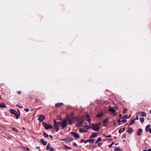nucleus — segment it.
Listing matches in <instances>:
<instances>
[{"instance_id":"f257e3e1","label":"nucleus","mask_w":151,"mask_h":151,"mask_svg":"<svg viewBox=\"0 0 151 151\" xmlns=\"http://www.w3.org/2000/svg\"><path fill=\"white\" fill-rule=\"evenodd\" d=\"M42 125L46 129H52L53 128V126L50 124H47L45 122L42 123Z\"/></svg>"},{"instance_id":"f03ea898","label":"nucleus","mask_w":151,"mask_h":151,"mask_svg":"<svg viewBox=\"0 0 151 151\" xmlns=\"http://www.w3.org/2000/svg\"><path fill=\"white\" fill-rule=\"evenodd\" d=\"M10 112L12 114L16 116V119H17L19 118V114L15 110L11 109H10Z\"/></svg>"},{"instance_id":"7ed1b4c3","label":"nucleus","mask_w":151,"mask_h":151,"mask_svg":"<svg viewBox=\"0 0 151 151\" xmlns=\"http://www.w3.org/2000/svg\"><path fill=\"white\" fill-rule=\"evenodd\" d=\"M101 125V124L98 123L96 125L94 126L93 128V129L94 131H98L100 129V126Z\"/></svg>"},{"instance_id":"20e7f679","label":"nucleus","mask_w":151,"mask_h":151,"mask_svg":"<svg viewBox=\"0 0 151 151\" xmlns=\"http://www.w3.org/2000/svg\"><path fill=\"white\" fill-rule=\"evenodd\" d=\"M68 124V119H64L62 121V123H61V125H62V129H63L64 128L67 126Z\"/></svg>"},{"instance_id":"39448f33","label":"nucleus","mask_w":151,"mask_h":151,"mask_svg":"<svg viewBox=\"0 0 151 151\" xmlns=\"http://www.w3.org/2000/svg\"><path fill=\"white\" fill-rule=\"evenodd\" d=\"M37 120L40 122H42L45 118V116L42 115H40L38 116Z\"/></svg>"},{"instance_id":"423d86ee","label":"nucleus","mask_w":151,"mask_h":151,"mask_svg":"<svg viewBox=\"0 0 151 151\" xmlns=\"http://www.w3.org/2000/svg\"><path fill=\"white\" fill-rule=\"evenodd\" d=\"M129 127V126H128L127 127V132L129 134H131L133 132L134 130L132 127Z\"/></svg>"},{"instance_id":"0eeeda50","label":"nucleus","mask_w":151,"mask_h":151,"mask_svg":"<svg viewBox=\"0 0 151 151\" xmlns=\"http://www.w3.org/2000/svg\"><path fill=\"white\" fill-rule=\"evenodd\" d=\"M83 122L84 121L83 120L78 121L77 124L76 125V127H78L81 126L82 125Z\"/></svg>"},{"instance_id":"6e6552de","label":"nucleus","mask_w":151,"mask_h":151,"mask_svg":"<svg viewBox=\"0 0 151 151\" xmlns=\"http://www.w3.org/2000/svg\"><path fill=\"white\" fill-rule=\"evenodd\" d=\"M98 133H96L95 132H92L91 133V136H90V138H92L94 137H96L98 136Z\"/></svg>"},{"instance_id":"1a4fd4ad","label":"nucleus","mask_w":151,"mask_h":151,"mask_svg":"<svg viewBox=\"0 0 151 151\" xmlns=\"http://www.w3.org/2000/svg\"><path fill=\"white\" fill-rule=\"evenodd\" d=\"M142 133V129H139L137 132V134L138 136L141 135Z\"/></svg>"},{"instance_id":"9d476101","label":"nucleus","mask_w":151,"mask_h":151,"mask_svg":"<svg viewBox=\"0 0 151 151\" xmlns=\"http://www.w3.org/2000/svg\"><path fill=\"white\" fill-rule=\"evenodd\" d=\"M71 134H73L74 135V136L76 138H78L79 137V136L78 134L76 132H71Z\"/></svg>"},{"instance_id":"9b49d317","label":"nucleus","mask_w":151,"mask_h":151,"mask_svg":"<svg viewBox=\"0 0 151 151\" xmlns=\"http://www.w3.org/2000/svg\"><path fill=\"white\" fill-rule=\"evenodd\" d=\"M40 142L44 146L46 145L47 144V142L45 141L44 139L43 138L41 139Z\"/></svg>"},{"instance_id":"f8f14e48","label":"nucleus","mask_w":151,"mask_h":151,"mask_svg":"<svg viewBox=\"0 0 151 151\" xmlns=\"http://www.w3.org/2000/svg\"><path fill=\"white\" fill-rule=\"evenodd\" d=\"M150 127L151 126L150 124H148L146 126L145 129L147 132L149 131L150 129H151L150 128Z\"/></svg>"},{"instance_id":"ddd939ff","label":"nucleus","mask_w":151,"mask_h":151,"mask_svg":"<svg viewBox=\"0 0 151 151\" xmlns=\"http://www.w3.org/2000/svg\"><path fill=\"white\" fill-rule=\"evenodd\" d=\"M53 127H55V129H56V132H57L59 130V127L58 125L54 124Z\"/></svg>"},{"instance_id":"4468645a","label":"nucleus","mask_w":151,"mask_h":151,"mask_svg":"<svg viewBox=\"0 0 151 151\" xmlns=\"http://www.w3.org/2000/svg\"><path fill=\"white\" fill-rule=\"evenodd\" d=\"M109 111L112 113H114L115 112V110L114 108L111 107L109 109Z\"/></svg>"},{"instance_id":"2eb2a0df","label":"nucleus","mask_w":151,"mask_h":151,"mask_svg":"<svg viewBox=\"0 0 151 151\" xmlns=\"http://www.w3.org/2000/svg\"><path fill=\"white\" fill-rule=\"evenodd\" d=\"M139 113H141L142 114L140 115L143 117H145L147 116V114L145 112H140Z\"/></svg>"},{"instance_id":"dca6fc26","label":"nucleus","mask_w":151,"mask_h":151,"mask_svg":"<svg viewBox=\"0 0 151 151\" xmlns=\"http://www.w3.org/2000/svg\"><path fill=\"white\" fill-rule=\"evenodd\" d=\"M0 107L2 108H5L6 107V105L3 103H0Z\"/></svg>"},{"instance_id":"f3484780","label":"nucleus","mask_w":151,"mask_h":151,"mask_svg":"<svg viewBox=\"0 0 151 151\" xmlns=\"http://www.w3.org/2000/svg\"><path fill=\"white\" fill-rule=\"evenodd\" d=\"M63 105V103H58L55 104V106L57 107H59Z\"/></svg>"},{"instance_id":"a211bd4d","label":"nucleus","mask_w":151,"mask_h":151,"mask_svg":"<svg viewBox=\"0 0 151 151\" xmlns=\"http://www.w3.org/2000/svg\"><path fill=\"white\" fill-rule=\"evenodd\" d=\"M135 119H133L132 120L128 125V126H129L132 125L133 124H135Z\"/></svg>"},{"instance_id":"6ab92c4d","label":"nucleus","mask_w":151,"mask_h":151,"mask_svg":"<svg viewBox=\"0 0 151 151\" xmlns=\"http://www.w3.org/2000/svg\"><path fill=\"white\" fill-rule=\"evenodd\" d=\"M22 150L24 151H29V148L27 147H23L22 148Z\"/></svg>"},{"instance_id":"aec40b11","label":"nucleus","mask_w":151,"mask_h":151,"mask_svg":"<svg viewBox=\"0 0 151 151\" xmlns=\"http://www.w3.org/2000/svg\"><path fill=\"white\" fill-rule=\"evenodd\" d=\"M103 114L102 113H101L100 114H97L96 116L97 117H102L103 116Z\"/></svg>"},{"instance_id":"412c9836","label":"nucleus","mask_w":151,"mask_h":151,"mask_svg":"<svg viewBox=\"0 0 151 151\" xmlns=\"http://www.w3.org/2000/svg\"><path fill=\"white\" fill-rule=\"evenodd\" d=\"M51 147L50 144V143H48L47 145L46 150H48L50 149Z\"/></svg>"},{"instance_id":"4be33fe9","label":"nucleus","mask_w":151,"mask_h":151,"mask_svg":"<svg viewBox=\"0 0 151 151\" xmlns=\"http://www.w3.org/2000/svg\"><path fill=\"white\" fill-rule=\"evenodd\" d=\"M81 142L82 143L84 142L85 144L87 143V142H88V140H85L83 139H82L81 141Z\"/></svg>"},{"instance_id":"5701e85b","label":"nucleus","mask_w":151,"mask_h":151,"mask_svg":"<svg viewBox=\"0 0 151 151\" xmlns=\"http://www.w3.org/2000/svg\"><path fill=\"white\" fill-rule=\"evenodd\" d=\"M43 136L45 138L48 137H49L48 134L45 132H43Z\"/></svg>"},{"instance_id":"b1692460","label":"nucleus","mask_w":151,"mask_h":151,"mask_svg":"<svg viewBox=\"0 0 151 151\" xmlns=\"http://www.w3.org/2000/svg\"><path fill=\"white\" fill-rule=\"evenodd\" d=\"M73 140V139L71 137L70 138V139H66V141L67 142H71V141H72Z\"/></svg>"},{"instance_id":"393cba45","label":"nucleus","mask_w":151,"mask_h":151,"mask_svg":"<svg viewBox=\"0 0 151 151\" xmlns=\"http://www.w3.org/2000/svg\"><path fill=\"white\" fill-rule=\"evenodd\" d=\"M139 119H140V122L142 123H143L144 122V121H145L144 119L143 118H142V117H141V118H140Z\"/></svg>"},{"instance_id":"a878e982","label":"nucleus","mask_w":151,"mask_h":151,"mask_svg":"<svg viewBox=\"0 0 151 151\" xmlns=\"http://www.w3.org/2000/svg\"><path fill=\"white\" fill-rule=\"evenodd\" d=\"M95 140L94 139H89L88 140V142L90 143H93L95 141Z\"/></svg>"},{"instance_id":"bb28decb","label":"nucleus","mask_w":151,"mask_h":151,"mask_svg":"<svg viewBox=\"0 0 151 151\" xmlns=\"http://www.w3.org/2000/svg\"><path fill=\"white\" fill-rule=\"evenodd\" d=\"M127 109H124V111L123 112V114H127Z\"/></svg>"},{"instance_id":"cd10ccee","label":"nucleus","mask_w":151,"mask_h":151,"mask_svg":"<svg viewBox=\"0 0 151 151\" xmlns=\"http://www.w3.org/2000/svg\"><path fill=\"white\" fill-rule=\"evenodd\" d=\"M79 131L80 132H86L88 131V130H84L83 129H80L79 130Z\"/></svg>"},{"instance_id":"c85d7f7f","label":"nucleus","mask_w":151,"mask_h":151,"mask_svg":"<svg viewBox=\"0 0 151 151\" xmlns=\"http://www.w3.org/2000/svg\"><path fill=\"white\" fill-rule=\"evenodd\" d=\"M114 151H119L120 150V148L118 147L117 148H115L114 150Z\"/></svg>"},{"instance_id":"c756f323","label":"nucleus","mask_w":151,"mask_h":151,"mask_svg":"<svg viewBox=\"0 0 151 151\" xmlns=\"http://www.w3.org/2000/svg\"><path fill=\"white\" fill-rule=\"evenodd\" d=\"M108 120V119H105L104 120V121H103V122L104 123H106L107 122Z\"/></svg>"},{"instance_id":"7c9ffc66","label":"nucleus","mask_w":151,"mask_h":151,"mask_svg":"<svg viewBox=\"0 0 151 151\" xmlns=\"http://www.w3.org/2000/svg\"><path fill=\"white\" fill-rule=\"evenodd\" d=\"M126 134H124L122 136V138H126Z\"/></svg>"},{"instance_id":"2f4dec72","label":"nucleus","mask_w":151,"mask_h":151,"mask_svg":"<svg viewBox=\"0 0 151 151\" xmlns=\"http://www.w3.org/2000/svg\"><path fill=\"white\" fill-rule=\"evenodd\" d=\"M12 130H13L14 131H15L16 132H17V131H18L17 129H16L14 128H12Z\"/></svg>"},{"instance_id":"473e14b6","label":"nucleus","mask_w":151,"mask_h":151,"mask_svg":"<svg viewBox=\"0 0 151 151\" xmlns=\"http://www.w3.org/2000/svg\"><path fill=\"white\" fill-rule=\"evenodd\" d=\"M55 124L56 125H58L59 124H60L61 125V123L60 122H57V123L56 124Z\"/></svg>"},{"instance_id":"72a5a7b5","label":"nucleus","mask_w":151,"mask_h":151,"mask_svg":"<svg viewBox=\"0 0 151 151\" xmlns=\"http://www.w3.org/2000/svg\"><path fill=\"white\" fill-rule=\"evenodd\" d=\"M102 140V139L101 137H99L97 140V141H98V142H100Z\"/></svg>"},{"instance_id":"f704fd0d","label":"nucleus","mask_w":151,"mask_h":151,"mask_svg":"<svg viewBox=\"0 0 151 151\" xmlns=\"http://www.w3.org/2000/svg\"><path fill=\"white\" fill-rule=\"evenodd\" d=\"M122 132V129H119V134H121V133H122V132Z\"/></svg>"},{"instance_id":"c9c22d12","label":"nucleus","mask_w":151,"mask_h":151,"mask_svg":"<svg viewBox=\"0 0 151 151\" xmlns=\"http://www.w3.org/2000/svg\"><path fill=\"white\" fill-rule=\"evenodd\" d=\"M49 151H54L53 148V147H51L50 149L49 150Z\"/></svg>"},{"instance_id":"e433bc0d","label":"nucleus","mask_w":151,"mask_h":151,"mask_svg":"<svg viewBox=\"0 0 151 151\" xmlns=\"http://www.w3.org/2000/svg\"><path fill=\"white\" fill-rule=\"evenodd\" d=\"M24 110L26 112H28L29 111V110L28 109L25 108L24 109Z\"/></svg>"},{"instance_id":"4c0bfd02","label":"nucleus","mask_w":151,"mask_h":151,"mask_svg":"<svg viewBox=\"0 0 151 151\" xmlns=\"http://www.w3.org/2000/svg\"><path fill=\"white\" fill-rule=\"evenodd\" d=\"M73 145L74 146L76 147H77V144H76V143H75V142H74L73 143Z\"/></svg>"},{"instance_id":"58836bf2","label":"nucleus","mask_w":151,"mask_h":151,"mask_svg":"<svg viewBox=\"0 0 151 151\" xmlns=\"http://www.w3.org/2000/svg\"><path fill=\"white\" fill-rule=\"evenodd\" d=\"M134 119H135V120H138L139 119V117H138V116L137 115L136 116L135 118Z\"/></svg>"},{"instance_id":"ea45409f","label":"nucleus","mask_w":151,"mask_h":151,"mask_svg":"<svg viewBox=\"0 0 151 151\" xmlns=\"http://www.w3.org/2000/svg\"><path fill=\"white\" fill-rule=\"evenodd\" d=\"M87 121L88 122V123L90 124L91 123V119H90L89 118L87 120Z\"/></svg>"},{"instance_id":"a19ab883","label":"nucleus","mask_w":151,"mask_h":151,"mask_svg":"<svg viewBox=\"0 0 151 151\" xmlns=\"http://www.w3.org/2000/svg\"><path fill=\"white\" fill-rule=\"evenodd\" d=\"M127 121V120L126 119H124V120H122L121 121V122H124V123H125V122H126Z\"/></svg>"},{"instance_id":"79ce46f5","label":"nucleus","mask_w":151,"mask_h":151,"mask_svg":"<svg viewBox=\"0 0 151 151\" xmlns=\"http://www.w3.org/2000/svg\"><path fill=\"white\" fill-rule=\"evenodd\" d=\"M68 121H69V124L70 125H71L72 123V122H71V120H69V119L68 120Z\"/></svg>"},{"instance_id":"37998d69","label":"nucleus","mask_w":151,"mask_h":151,"mask_svg":"<svg viewBox=\"0 0 151 151\" xmlns=\"http://www.w3.org/2000/svg\"><path fill=\"white\" fill-rule=\"evenodd\" d=\"M117 122L119 123V125L120 124L121 122V119H120L119 120L117 121Z\"/></svg>"},{"instance_id":"c03bdc74","label":"nucleus","mask_w":151,"mask_h":151,"mask_svg":"<svg viewBox=\"0 0 151 151\" xmlns=\"http://www.w3.org/2000/svg\"><path fill=\"white\" fill-rule=\"evenodd\" d=\"M111 137V135L110 134V135H108L107 136H106L105 137H106V138H108V137Z\"/></svg>"},{"instance_id":"a18cd8bd","label":"nucleus","mask_w":151,"mask_h":151,"mask_svg":"<svg viewBox=\"0 0 151 151\" xmlns=\"http://www.w3.org/2000/svg\"><path fill=\"white\" fill-rule=\"evenodd\" d=\"M98 146L99 147H100L102 145V144H101V143H98Z\"/></svg>"},{"instance_id":"49530a36","label":"nucleus","mask_w":151,"mask_h":151,"mask_svg":"<svg viewBox=\"0 0 151 151\" xmlns=\"http://www.w3.org/2000/svg\"><path fill=\"white\" fill-rule=\"evenodd\" d=\"M131 114H130L129 116L128 117H125V119H129V118L131 116Z\"/></svg>"},{"instance_id":"de8ad7c7","label":"nucleus","mask_w":151,"mask_h":151,"mask_svg":"<svg viewBox=\"0 0 151 151\" xmlns=\"http://www.w3.org/2000/svg\"><path fill=\"white\" fill-rule=\"evenodd\" d=\"M125 129H126V127H124L122 129H123L122 130V132H124V130H125Z\"/></svg>"},{"instance_id":"09e8293b","label":"nucleus","mask_w":151,"mask_h":151,"mask_svg":"<svg viewBox=\"0 0 151 151\" xmlns=\"http://www.w3.org/2000/svg\"><path fill=\"white\" fill-rule=\"evenodd\" d=\"M36 149L38 150L39 151H40V147H36Z\"/></svg>"},{"instance_id":"8fccbe9b","label":"nucleus","mask_w":151,"mask_h":151,"mask_svg":"<svg viewBox=\"0 0 151 151\" xmlns=\"http://www.w3.org/2000/svg\"><path fill=\"white\" fill-rule=\"evenodd\" d=\"M16 106H17V107H19L20 108H22V106H19L18 104H17V105H16Z\"/></svg>"},{"instance_id":"3c124183","label":"nucleus","mask_w":151,"mask_h":151,"mask_svg":"<svg viewBox=\"0 0 151 151\" xmlns=\"http://www.w3.org/2000/svg\"><path fill=\"white\" fill-rule=\"evenodd\" d=\"M86 118H89V115L88 114H86Z\"/></svg>"},{"instance_id":"603ef678","label":"nucleus","mask_w":151,"mask_h":151,"mask_svg":"<svg viewBox=\"0 0 151 151\" xmlns=\"http://www.w3.org/2000/svg\"><path fill=\"white\" fill-rule=\"evenodd\" d=\"M122 114H120L119 115V116L120 117V119H121L122 118Z\"/></svg>"},{"instance_id":"864d4df0","label":"nucleus","mask_w":151,"mask_h":151,"mask_svg":"<svg viewBox=\"0 0 151 151\" xmlns=\"http://www.w3.org/2000/svg\"><path fill=\"white\" fill-rule=\"evenodd\" d=\"M53 120H54V124H56L57 123V122L56 121L55 119H53Z\"/></svg>"},{"instance_id":"5fc2aeb1","label":"nucleus","mask_w":151,"mask_h":151,"mask_svg":"<svg viewBox=\"0 0 151 151\" xmlns=\"http://www.w3.org/2000/svg\"><path fill=\"white\" fill-rule=\"evenodd\" d=\"M112 146V145L111 144H110V145H109V148H111Z\"/></svg>"},{"instance_id":"6e6d98bb","label":"nucleus","mask_w":151,"mask_h":151,"mask_svg":"<svg viewBox=\"0 0 151 151\" xmlns=\"http://www.w3.org/2000/svg\"><path fill=\"white\" fill-rule=\"evenodd\" d=\"M128 117V116L127 115H124V117L125 119V117Z\"/></svg>"},{"instance_id":"4d7b16f0","label":"nucleus","mask_w":151,"mask_h":151,"mask_svg":"<svg viewBox=\"0 0 151 151\" xmlns=\"http://www.w3.org/2000/svg\"><path fill=\"white\" fill-rule=\"evenodd\" d=\"M19 94H20L21 93V92L20 91H19L17 92Z\"/></svg>"},{"instance_id":"13d9d810","label":"nucleus","mask_w":151,"mask_h":151,"mask_svg":"<svg viewBox=\"0 0 151 151\" xmlns=\"http://www.w3.org/2000/svg\"><path fill=\"white\" fill-rule=\"evenodd\" d=\"M66 148H69V149H71V147H68V146L66 147Z\"/></svg>"},{"instance_id":"bf43d9fd","label":"nucleus","mask_w":151,"mask_h":151,"mask_svg":"<svg viewBox=\"0 0 151 151\" xmlns=\"http://www.w3.org/2000/svg\"><path fill=\"white\" fill-rule=\"evenodd\" d=\"M114 144V142H112L111 144L112 145H113Z\"/></svg>"},{"instance_id":"052dcab7","label":"nucleus","mask_w":151,"mask_h":151,"mask_svg":"<svg viewBox=\"0 0 151 151\" xmlns=\"http://www.w3.org/2000/svg\"><path fill=\"white\" fill-rule=\"evenodd\" d=\"M93 127H92V126H89V128H92H92Z\"/></svg>"},{"instance_id":"680f3d73","label":"nucleus","mask_w":151,"mask_h":151,"mask_svg":"<svg viewBox=\"0 0 151 151\" xmlns=\"http://www.w3.org/2000/svg\"><path fill=\"white\" fill-rule=\"evenodd\" d=\"M49 136H50V137H51V139H52V135H49Z\"/></svg>"},{"instance_id":"e2e57ef3","label":"nucleus","mask_w":151,"mask_h":151,"mask_svg":"<svg viewBox=\"0 0 151 151\" xmlns=\"http://www.w3.org/2000/svg\"><path fill=\"white\" fill-rule=\"evenodd\" d=\"M147 151H151V149H149Z\"/></svg>"},{"instance_id":"0e129e2a","label":"nucleus","mask_w":151,"mask_h":151,"mask_svg":"<svg viewBox=\"0 0 151 151\" xmlns=\"http://www.w3.org/2000/svg\"><path fill=\"white\" fill-rule=\"evenodd\" d=\"M149 132L151 134V129H150V130Z\"/></svg>"},{"instance_id":"69168bd1","label":"nucleus","mask_w":151,"mask_h":151,"mask_svg":"<svg viewBox=\"0 0 151 151\" xmlns=\"http://www.w3.org/2000/svg\"><path fill=\"white\" fill-rule=\"evenodd\" d=\"M84 127L86 128V127H88V125H86V126H84Z\"/></svg>"},{"instance_id":"338daca9","label":"nucleus","mask_w":151,"mask_h":151,"mask_svg":"<svg viewBox=\"0 0 151 151\" xmlns=\"http://www.w3.org/2000/svg\"><path fill=\"white\" fill-rule=\"evenodd\" d=\"M98 142H98V141H97H97L95 143H98Z\"/></svg>"},{"instance_id":"774afa93","label":"nucleus","mask_w":151,"mask_h":151,"mask_svg":"<svg viewBox=\"0 0 151 151\" xmlns=\"http://www.w3.org/2000/svg\"><path fill=\"white\" fill-rule=\"evenodd\" d=\"M142 151H147V150H144Z\"/></svg>"}]
</instances>
